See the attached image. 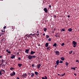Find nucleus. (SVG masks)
Returning a JSON list of instances; mask_svg holds the SVG:
<instances>
[{
    "mask_svg": "<svg viewBox=\"0 0 79 79\" xmlns=\"http://www.w3.org/2000/svg\"><path fill=\"white\" fill-rule=\"evenodd\" d=\"M35 58H36V56L35 55L32 56L31 55H29L28 56V58L29 60H32V59Z\"/></svg>",
    "mask_w": 79,
    "mask_h": 79,
    "instance_id": "obj_1",
    "label": "nucleus"
},
{
    "mask_svg": "<svg viewBox=\"0 0 79 79\" xmlns=\"http://www.w3.org/2000/svg\"><path fill=\"white\" fill-rule=\"evenodd\" d=\"M73 44L74 45H73V47H76L77 45V43L75 41H73Z\"/></svg>",
    "mask_w": 79,
    "mask_h": 79,
    "instance_id": "obj_2",
    "label": "nucleus"
},
{
    "mask_svg": "<svg viewBox=\"0 0 79 79\" xmlns=\"http://www.w3.org/2000/svg\"><path fill=\"white\" fill-rule=\"evenodd\" d=\"M55 53L56 55L57 56V55L58 56H59V55H60V53L59 51H55Z\"/></svg>",
    "mask_w": 79,
    "mask_h": 79,
    "instance_id": "obj_3",
    "label": "nucleus"
},
{
    "mask_svg": "<svg viewBox=\"0 0 79 79\" xmlns=\"http://www.w3.org/2000/svg\"><path fill=\"white\" fill-rule=\"evenodd\" d=\"M22 77H24L25 78H26V76H27V75L26 73H25V74H23V75H22Z\"/></svg>",
    "mask_w": 79,
    "mask_h": 79,
    "instance_id": "obj_4",
    "label": "nucleus"
},
{
    "mask_svg": "<svg viewBox=\"0 0 79 79\" xmlns=\"http://www.w3.org/2000/svg\"><path fill=\"white\" fill-rule=\"evenodd\" d=\"M15 74H16V73H15V72L14 71H13V73H10V76H11V77H12V76H15Z\"/></svg>",
    "mask_w": 79,
    "mask_h": 79,
    "instance_id": "obj_5",
    "label": "nucleus"
},
{
    "mask_svg": "<svg viewBox=\"0 0 79 79\" xmlns=\"http://www.w3.org/2000/svg\"><path fill=\"white\" fill-rule=\"evenodd\" d=\"M31 35H31V34H30V35H26V36H27V39H29L30 37H31Z\"/></svg>",
    "mask_w": 79,
    "mask_h": 79,
    "instance_id": "obj_6",
    "label": "nucleus"
},
{
    "mask_svg": "<svg viewBox=\"0 0 79 79\" xmlns=\"http://www.w3.org/2000/svg\"><path fill=\"white\" fill-rule=\"evenodd\" d=\"M40 66H41V65H40V64H38L37 65V67L38 69H39V68H40Z\"/></svg>",
    "mask_w": 79,
    "mask_h": 79,
    "instance_id": "obj_7",
    "label": "nucleus"
},
{
    "mask_svg": "<svg viewBox=\"0 0 79 79\" xmlns=\"http://www.w3.org/2000/svg\"><path fill=\"white\" fill-rule=\"evenodd\" d=\"M28 51H29V49H25V52L26 53H29V52H28Z\"/></svg>",
    "mask_w": 79,
    "mask_h": 79,
    "instance_id": "obj_8",
    "label": "nucleus"
},
{
    "mask_svg": "<svg viewBox=\"0 0 79 79\" xmlns=\"http://www.w3.org/2000/svg\"><path fill=\"white\" fill-rule=\"evenodd\" d=\"M59 61V60H58L56 61V63L57 65H58V64H59V63H60V62Z\"/></svg>",
    "mask_w": 79,
    "mask_h": 79,
    "instance_id": "obj_9",
    "label": "nucleus"
},
{
    "mask_svg": "<svg viewBox=\"0 0 79 79\" xmlns=\"http://www.w3.org/2000/svg\"><path fill=\"white\" fill-rule=\"evenodd\" d=\"M31 55H33V54H34V53H35V52H34L32 51H31V53H30Z\"/></svg>",
    "mask_w": 79,
    "mask_h": 79,
    "instance_id": "obj_10",
    "label": "nucleus"
},
{
    "mask_svg": "<svg viewBox=\"0 0 79 79\" xmlns=\"http://www.w3.org/2000/svg\"><path fill=\"white\" fill-rule=\"evenodd\" d=\"M44 11L45 13H47V12H48V10H47V8H44Z\"/></svg>",
    "mask_w": 79,
    "mask_h": 79,
    "instance_id": "obj_11",
    "label": "nucleus"
},
{
    "mask_svg": "<svg viewBox=\"0 0 79 79\" xmlns=\"http://www.w3.org/2000/svg\"><path fill=\"white\" fill-rule=\"evenodd\" d=\"M15 55H13L12 56L10 57V58H11V59H13V58H15Z\"/></svg>",
    "mask_w": 79,
    "mask_h": 79,
    "instance_id": "obj_12",
    "label": "nucleus"
},
{
    "mask_svg": "<svg viewBox=\"0 0 79 79\" xmlns=\"http://www.w3.org/2000/svg\"><path fill=\"white\" fill-rule=\"evenodd\" d=\"M45 46L46 47H47L48 46V43H46L45 44Z\"/></svg>",
    "mask_w": 79,
    "mask_h": 79,
    "instance_id": "obj_13",
    "label": "nucleus"
},
{
    "mask_svg": "<svg viewBox=\"0 0 79 79\" xmlns=\"http://www.w3.org/2000/svg\"><path fill=\"white\" fill-rule=\"evenodd\" d=\"M60 59L62 61H64V57H62L60 58Z\"/></svg>",
    "mask_w": 79,
    "mask_h": 79,
    "instance_id": "obj_14",
    "label": "nucleus"
},
{
    "mask_svg": "<svg viewBox=\"0 0 79 79\" xmlns=\"http://www.w3.org/2000/svg\"><path fill=\"white\" fill-rule=\"evenodd\" d=\"M68 31L69 32H71V31H72V29H71V28H69L68 29Z\"/></svg>",
    "mask_w": 79,
    "mask_h": 79,
    "instance_id": "obj_15",
    "label": "nucleus"
},
{
    "mask_svg": "<svg viewBox=\"0 0 79 79\" xmlns=\"http://www.w3.org/2000/svg\"><path fill=\"white\" fill-rule=\"evenodd\" d=\"M31 74H32L31 76V77H33V76H34L35 74L33 73H31Z\"/></svg>",
    "mask_w": 79,
    "mask_h": 79,
    "instance_id": "obj_16",
    "label": "nucleus"
},
{
    "mask_svg": "<svg viewBox=\"0 0 79 79\" xmlns=\"http://www.w3.org/2000/svg\"><path fill=\"white\" fill-rule=\"evenodd\" d=\"M57 45V44H56V43H55L53 45V47H56Z\"/></svg>",
    "mask_w": 79,
    "mask_h": 79,
    "instance_id": "obj_17",
    "label": "nucleus"
},
{
    "mask_svg": "<svg viewBox=\"0 0 79 79\" xmlns=\"http://www.w3.org/2000/svg\"><path fill=\"white\" fill-rule=\"evenodd\" d=\"M18 66L20 67L22 66V64H18Z\"/></svg>",
    "mask_w": 79,
    "mask_h": 79,
    "instance_id": "obj_18",
    "label": "nucleus"
},
{
    "mask_svg": "<svg viewBox=\"0 0 79 79\" xmlns=\"http://www.w3.org/2000/svg\"><path fill=\"white\" fill-rule=\"evenodd\" d=\"M65 65L67 66H68V64H69V63H68V62H65Z\"/></svg>",
    "mask_w": 79,
    "mask_h": 79,
    "instance_id": "obj_19",
    "label": "nucleus"
},
{
    "mask_svg": "<svg viewBox=\"0 0 79 79\" xmlns=\"http://www.w3.org/2000/svg\"><path fill=\"white\" fill-rule=\"evenodd\" d=\"M35 74L36 75H38V74H39V73L37 72H35Z\"/></svg>",
    "mask_w": 79,
    "mask_h": 79,
    "instance_id": "obj_20",
    "label": "nucleus"
},
{
    "mask_svg": "<svg viewBox=\"0 0 79 79\" xmlns=\"http://www.w3.org/2000/svg\"><path fill=\"white\" fill-rule=\"evenodd\" d=\"M37 32L36 35H37V36H38V35H39V31H37V32Z\"/></svg>",
    "mask_w": 79,
    "mask_h": 79,
    "instance_id": "obj_21",
    "label": "nucleus"
},
{
    "mask_svg": "<svg viewBox=\"0 0 79 79\" xmlns=\"http://www.w3.org/2000/svg\"><path fill=\"white\" fill-rule=\"evenodd\" d=\"M63 31H65V29L64 28H63L61 30V31L63 32Z\"/></svg>",
    "mask_w": 79,
    "mask_h": 79,
    "instance_id": "obj_22",
    "label": "nucleus"
},
{
    "mask_svg": "<svg viewBox=\"0 0 79 79\" xmlns=\"http://www.w3.org/2000/svg\"><path fill=\"white\" fill-rule=\"evenodd\" d=\"M71 69H73V70H75L76 69L74 67H71Z\"/></svg>",
    "mask_w": 79,
    "mask_h": 79,
    "instance_id": "obj_23",
    "label": "nucleus"
},
{
    "mask_svg": "<svg viewBox=\"0 0 79 79\" xmlns=\"http://www.w3.org/2000/svg\"><path fill=\"white\" fill-rule=\"evenodd\" d=\"M50 47L49 46L47 48V50H50Z\"/></svg>",
    "mask_w": 79,
    "mask_h": 79,
    "instance_id": "obj_24",
    "label": "nucleus"
},
{
    "mask_svg": "<svg viewBox=\"0 0 79 79\" xmlns=\"http://www.w3.org/2000/svg\"><path fill=\"white\" fill-rule=\"evenodd\" d=\"M73 52V51H69V54H71V53H72V52Z\"/></svg>",
    "mask_w": 79,
    "mask_h": 79,
    "instance_id": "obj_25",
    "label": "nucleus"
},
{
    "mask_svg": "<svg viewBox=\"0 0 79 79\" xmlns=\"http://www.w3.org/2000/svg\"><path fill=\"white\" fill-rule=\"evenodd\" d=\"M2 69L0 71V75H2Z\"/></svg>",
    "mask_w": 79,
    "mask_h": 79,
    "instance_id": "obj_26",
    "label": "nucleus"
},
{
    "mask_svg": "<svg viewBox=\"0 0 79 79\" xmlns=\"http://www.w3.org/2000/svg\"><path fill=\"white\" fill-rule=\"evenodd\" d=\"M17 58H18V60H19V61H20V60H21V57H17Z\"/></svg>",
    "mask_w": 79,
    "mask_h": 79,
    "instance_id": "obj_27",
    "label": "nucleus"
},
{
    "mask_svg": "<svg viewBox=\"0 0 79 79\" xmlns=\"http://www.w3.org/2000/svg\"><path fill=\"white\" fill-rule=\"evenodd\" d=\"M46 38H48H48H49V35H46Z\"/></svg>",
    "mask_w": 79,
    "mask_h": 79,
    "instance_id": "obj_28",
    "label": "nucleus"
},
{
    "mask_svg": "<svg viewBox=\"0 0 79 79\" xmlns=\"http://www.w3.org/2000/svg\"><path fill=\"white\" fill-rule=\"evenodd\" d=\"M48 41H51V40H52V38H50L49 39H48Z\"/></svg>",
    "mask_w": 79,
    "mask_h": 79,
    "instance_id": "obj_29",
    "label": "nucleus"
},
{
    "mask_svg": "<svg viewBox=\"0 0 79 79\" xmlns=\"http://www.w3.org/2000/svg\"><path fill=\"white\" fill-rule=\"evenodd\" d=\"M47 29L45 28H44V31L45 32L46 31H47Z\"/></svg>",
    "mask_w": 79,
    "mask_h": 79,
    "instance_id": "obj_30",
    "label": "nucleus"
},
{
    "mask_svg": "<svg viewBox=\"0 0 79 79\" xmlns=\"http://www.w3.org/2000/svg\"><path fill=\"white\" fill-rule=\"evenodd\" d=\"M14 69V68H12V67H11V68H10V70H13V69Z\"/></svg>",
    "mask_w": 79,
    "mask_h": 79,
    "instance_id": "obj_31",
    "label": "nucleus"
},
{
    "mask_svg": "<svg viewBox=\"0 0 79 79\" xmlns=\"http://www.w3.org/2000/svg\"><path fill=\"white\" fill-rule=\"evenodd\" d=\"M65 75V73H64L63 74H62L61 75V76L62 77L63 76H64Z\"/></svg>",
    "mask_w": 79,
    "mask_h": 79,
    "instance_id": "obj_32",
    "label": "nucleus"
},
{
    "mask_svg": "<svg viewBox=\"0 0 79 79\" xmlns=\"http://www.w3.org/2000/svg\"><path fill=\"white\" fill-rule=\"evenodd\" d=\"M64 45V43H63L61 44V46H63V45Z\"/></svg>",
    "mask_w": 79,
    "mask_h": 79,
    "instance_id": "obj_33",
    "label": "nucleus"
},
{
    "mask_svg": "<svg viewBox=\"0 0 79 79\" xmlns=\"http://www.w3.org/2000/svg\"><path fill=\"white\" fill-rule=\"evenodd\" d=\"M59 63H63V61L60 60Z\"/></svg>",
    "mask_w": 79,
    "mask_h": 79,
    "instance_id": "obj_34",
    "label": "nucleus"
},
{
    "mask_svg": "<svg viewBox=\"0 0 79 79\" xmlns=\"http://www.w3.org/2000/svg\"><path fill=\"white\" fill-rule=\"evenodd\" d=\"M2 71H3V72L4 73H5V71L4 70L2 69Z\"/></svg>",
    "mask_w": 79,
    "mask_h": 79,
    "instance_id": "obj_35",
    "label": "nucleus"
},
{
    "mask_svg": "<svg viewBox=\"0 0 79 79\" xmlns=\"http://www.w3.org/2000/svg\"><path fill=\"white\" fill-rule=\"evenodd\" d=\"M4 61H5V60H3V59L2 60V62L3 63V62H4Z\"/></svg>",
    "mask_w": 79,
    "mask_h": 79,
    "instance_id": "obj_36",
    "label": "nucleus"
},
{
    "mask_svg": "<svg viewBox=\"0 0 79 79\" xmlns=\"http://www.w3.org/2000/svg\"><path fill=\"white\" fill-rule=\"evenodd\" d=\"M44 77H45V79H47V76H44Z\"/></svg>",
    "mask_w": 79,
    "mask_h": 79,
    "instance_id": "obj_37",
    "label": "nucleus"
},
{
    "mask_svg": "<svg viewBox=\"0 0 79 79\" xmlns=\"http://www.w3.org/2000/svg\"><path fill=\"white\" fill-rule=\"evenodd\" d=\"M54 18H56V16L55 15H54Z\"/></svg>",
    "mask_w": 79,
    "mask_h": 79,
    "instance_id": "obj_38",
    "label": "nucleus"
},
{
    "mask_svg": "<svg viewBox=\"0 0 79 79\" xmlns=\"http://www.w3.org/2000/svg\"><path fill=\"white\" fill-rule=\"evenodd\" d=\"M9 49H7V50H6V52H9Z\"/></svg>",
    "mask_w": 79,
    "mask_h": 79,
    "instance_id": "obj_39",
    "label": "nucleus"
},
{
    "mask_svg": "<svg viewBox=\"0 0 79 79\" xmlns=\"http://www.w3.org/2000/svg\"><path fill=\"white\" fill-rule=\"evenodd\" d=\"M8 53H9L10 54L11 53V52H10V51H9L8 52Z\"/></svg>",
    "mask_w": 79,
    "mask_h": 79,
    "instance_id": "obj_40",
    "label": "nucleus"
},
{
    "mask_svg": "<svg viewBox=\"0 0 79 79\" xmlns=\"http://www.w3.org/2000/svg\"><path fill=\"white\" fill-rule=\"evenodd\" d=\"M68 18H70V16L69 15L67 16Z\"/></svg>",
    "mask_w": 79,
    "mask_h": 79,
    "instance_id": "obj_41",
    "label": "nucleus"
},
{
    "mask_svg": "<svg viewBox=\"0 0 79 79\" xmlns=\"http://www.w3.org/2000/svg\"><path fill=\"white\" fill-rule=\"evenodd\" d=\"M57 65H57V64H56V65H55V68H56V67H57Z\"/></svg>",
    "mask_w": 79,
    "mask_h": 79,
    "instance_id": "obj_42",
    "label": "nucleus"
},
{
    "mask_svg": "<svg viewBox=\"0 0 79 79\" xmlns=\"http://www.w3.org/2000/svg\"><path fill=\"white\" fill-rule=\"evenodd\" d=\"M32 67H33V68H34V64H32Z\"/></svg>",
    "mask_w": 79,
    "mask_h": 79,
    "instance_id": "obj_43",
    "label": "nucleus"
},
{
    "mask_svg": "<svg viewBox=\"0 0 79 79\" xmlns=\"http://www.w3.org/2000/svg\"><path fill=\"white\" fill-rule=\"evenodd\" d=\"M38 46H40V44H38Z\"/></svg>",
    "mask_w": 79,
    "mask_h": 79,
    "instance_id": "obj_44",
    "label": "nucleus"
},
{
    "mask_svg": "<svg viewBox=\"0 0 79 79\" xmlns=\"http://www.w3.org/2000/svg\"><path fill=\"white\" fill-rule=\"evenodd\" d=\"M49 8H51V5H50L49 6Z\"/></svg>",
    "mask_w": 79,
    "mask_h": 79,
    "instance_id": "obj_45",
    "label": "nucleus"
},
{
    "mask_svg": "<svg viewBox=\"0 0 79 79\" xmlns=\"http://www.w3.org/2000/svg\"><path fill=\"white\" fill-rule=\"evenodd\" d=\"M5 28H6V26H5V27H4L3 29H5Z\"/></svg>",
    "mask_w": 79,
    "mask_h": 79,
    "instance_id": "obj_46",
    "label": "nucleus"
},
{
    "mask_svg": "<svg viewBox=\"0 0 79 79\" xmlns=\"http://www.w3.org/2000/svg\"><path fill=\"white\" fill-rule=\"evenodd\" d=\"M16 79H19V77H17Z\"/></svg>",
    "mask_w": 79,
    "mask_h": 79,
    "instance_id": "obj_47",
    "label": "nucleus"
},
{
    "mask_svg": "<svg viewBox=\"0 0 79 79\" xmlns=\"http://www.w3.org/2000/svg\"><path fill=\"white\" fill-rule=\"evenodd\" d=\"M76 62H78L79 61V60H76Z\"/></svg>",
    "mask_w": 79,
    "mask_h": 79,
    "instance_id": "obj_48",
    "label": "nucleus"
},
{
    "mask_svg": "<svg viewBox=\"0 0 79 79\" xmlns=\"http://www.w3.org/2000/svg\"><path fill=\"white\" fill-rule=\"evenodd\" d=\"M43 35H44H44H45V33H44L43 34Z\"/></svg>",
    "mask_w": 79,
    "mask_h": 79,
    "instance_id": "obj_49",
    "label": "nucleus"
},
{
    "mask_svg": "<svg viewBox=\"0 0 79 79\" xmlns=\"http://www.w3.org/2000/svg\"><path fill=\"white\" fill-rule=\"evenodd\" d=\"M5 39H3L2 40V41H5Z\"/></svg>",
    "mask_w": 79,
    "mask_h": 79,
    "instance_id": "obj_50",
    "label": "nucleus"
},
{
    "mask_svg": "<svg viewBox=\"0 0 79 79\" xmlns=\"http://www.w3.org/2000/svg\"><path fill=\"white\" fill-rule=\"evenodd\" d=\"M55 37H58V36H57V35H55Z\"/></svg>",
    "mask_w": 79,
    "mask_h": 79,
    "instance_id": "obj_51",
    "label": "nucleus"
},
{
    "mask_svg": "<svg viewBox=\"0 0 79 79\" xmlns=\"http://www.w3.org/2000/svg\"><path fill=\"white\" fill-rule=\"evenodd\" d=\"M0 58H3V57H2V56H0Z\"/></svg>",
    "mask_w": 79,
    "mask_h": 79,
    "instance_id": "obj_52",
    "label": "nucleus"
},
{
    "mask_svg": "<svg viewBox=\"0 0 79 79\" xmlns=\"http://www.w3.org/2000/svg\"><path fill=\"white\" fill-rule=\"evenodd\" d=\"M74 75H75V76H76V74L75 73H74Z\"/></svg>",
    "mask_w": 79,
    "mask_h": 79,
    "instance_id": "obj_53",
    "label": "nucleus"
},
{
    "mask_svg": "<svg viewBox=\"0 0 79 79\" xmlns=\"http://www.w3.org/2000/svg\"><path fill=\"white\" fill-rule=\"evenodd\" d=\"M1 65H2V64H3V63L2 62L1 64Z\"/></svg>",
    "mask_w": 79,
    "mask_h": 79,
    "instance_id": "obj_54",
    "label": "nucleus"
},
{
    "mask_svg": "<svg viewBox=\"0 0 79 79\" xmlns=\"http://www.w3.org/2000/svg\"><path fill=\"white\" fill-rule=\"evenodd\" d=\"M28 74H29V75H30V76H31V73H29Z\"/></svg>",
    "mask_w": 79,
    "mask_h": 79,
    "instance_id": "obj_55",
    "label": "nucleus"
},
{
    "mask_svg": "<svg viewBox=\"0 0 79 79\" xmlns=\"http://www.w3.org/2000/svg\"><path fill=\"white\" fill-rule=\"evenodd\" d=\"M2 32H5V31H3V30H2Z\"/></svg>",
    "mask_w": 79,
    "mask_h": 79,
    "instance_id": "obj_56",
    "label": "nucleus"
},
{
    "mask_svg": "<svg viewBox=\"0 0 79 79\" xmlns=\"http://www.w3.org/2000/svg\"><path fill=\"white\" fill-rule=\"evenodd\" d=\"M17 54H18V55L19 54V52H17Z\"/></svg>",
    "mask_w": 79,
    "mask_h": 79,
    "instance_id": "obj_57",
    "label": "nucleus"
},
{
    "mask_svg": "<svg viewBox=\"0 0 79 79\" xmlns=\"http://www.w3.org/2000/svg\"><path fill=\"white\" fill-rule=\"evenodd\" d=\"M12 29H13V27H11Z\"/></svg>",
    "mask_w": 79,
    "mask_h": 79,
    "instance_id": "obj_58",
    "label": "nucleus"
},
{
    "mask_svg": "<svg viewBox=\"0 0 79 79\" xmlns=\"http://www.w3.org/2000/svg\"><path fill=\"white\" fill-rule=\"evenodd\" d=\"M58 37H60V36H58Z\"/></svg>",
    "mask_w": 79,
    "mask_h": 79,
    "instance_id": "obj_59",
    "label": "nucleus"
},
{
    "mask_svg": "<svg viewBox=\"0 0 79 79\" xmlns=\"http://www.w3.org/2000/svg\"><path fill=\"white\" fill-rule=\"evenodd\" d=\"M6 63V64H7V62H6V63Z\"/></svg>",
    "mask_w": 79,
    "mask_h": 79,
    "instance_id": "obj_60",
    "label": "nucleus"
},
{
    "mask_svg": "<svg viewBox=\"0 0 79 79\" xmlns=\"http://www.w3.org/2000/svg\"><path fill=\"white\" fill-rule=\"evenodd\" d=\"M58 76H60V74H58Z\"/></svg>",
    "mask_w": 79,
    "mask_h": 79,
    "instance_id": "obj_61",
    "label": "nucleus"
},
{
    "mask_svg": "<svg viewBox=\"0 0 79 79\" xmlns=\"http://www.w3.org/2000/svg\"><path fill=\"white\" fill-rule=\"evenodd\" d=\"M75 68H77V67H75Z\"/></svg>",
    "mask_w": 79,
    "mask_h": 79,
    "instance_id": "obj_62",
    "label": "nucleus"
},
{
    "mask_svg": "<svg viewBox=\"0 0 79 79\" xmlns=\"http://www.w3.org/2000/svg\"><path fill=\"white\" fill-rule=\"evenodd\" d=\"M53 33H54V32L53 31L52 32Z\"/></svg>",
    "mask_w": 79,
    "mask_h": 79,
    "instance_id": "obj_63",
    "label": "nucleus"
},
{
    "mask_svg": "<svg viewBox=\"0 0 79 79\" xmlns=\"http://www.w3.org/2000/svg\"><path fill=\"white\" fill-rule=\"evenodd\" d=\"M3 32H2V33H1V34H3Z\"/></svg>",
    "mask_w": 79,
    "mask_h": 79,
    "instance_id": "obj_64",
    "label": "nucleus"
}]
</instances>
